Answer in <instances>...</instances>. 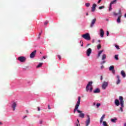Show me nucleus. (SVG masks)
I'll return each mask as SVG.
<instances>
[{"mask_svg": "<svg viewBox=\"0 0 126 126\" xmlns=\"http://www.w3.org/2000/svg\"><path fill=\"white\" fill-rule=\"evenodd\" d=\"M37 53V50H34L33 51L30 55L31 59H34L35 56H36V53Z\"/></svg>", "mask_w": 126, "mask_h": 126, "instance_id": "nucleus-8", "label": "nucleus"}, {"mask_svg": "<svg viewBox=\"0 0 126 126\" xmlns=\"http://www.w3.org/2000/svg\"><path fill=\"white\" fill-rule=\"evenodd\" d=\"M111 71H112V73H113L114 74L116 73V71L115 70V69L112 70Z\"/></svg>", "mask_w": 126, "mask_h": 126, "instance_id": "nucleus-37", "label": "nucleus"}, {"mask_svg": "<svg viewBox=\"0 0 126 126\" xmlns=\"http://www.w3.org/2000/svg\"><path fill=\"white\" fill-rule=\"evenodd\" d=\"M105 114H103L102 117H101L100 118V124H102V123H103V120H104V119H105Z\"/></svg>", "mask_w": 126, "mask_h": 126, "instance_id": "nucleus-17", "label": "nucleus"}, {"mask_svg": "<svg viewBox=\"0 0 126 126\" xmlns=\"http://www.w3.org/2000/svg\"><path fill=\"white\" fill-rule=\"evenodd\" d=\"M82 37L85 39V40H87L88 41H90L91 40V37H90V34L89 33L87 32L86 34H84L82 35Z\"/></svg>", "mask_w": 126, "mask_h": 126, "instance_id": "nucleus-5", "label": "nucleus"}, {"mask_svg": "<svg viewBox=\"0 0 126 126\" xmlns=\"http://www.w3.org/2000/svg\"><path fill=\"white\" fill-rule=\"evenodd\" d=\"M85 6H86V7H89V6H90V3L89 2L86 3Z\"/></svg>", "mask_w": 126, "mask_h": 126, "instance_id": "nucleus-25", "label": "nucleus"}, {"mask_svg": "<svg viewBox=\"0 0 126 126\" xmlns=\"http://www.w3.org/2000/svg\"><path fill=\"white\" fill-rule=\"evenodd\" d=\"M105 8V6H100L99 7V9H102V8Z\"/></svg>", "mask_w": 126, "mask_h": 126, "instance_id": "nucleus-35", "label": "nucleus"}, {"mask_svg": "<svg viewBox=\"0 0 126 126\" xmlns=\"http://www.w3.org/2000/svg\"><path fill=\"white\" fill-rule=\"evenodd\" d=\"M115 47L116 48V49H117V50H120V46H119V45H115Z\"/></svg>", "mask_w": 126, "mask_h": 126, "instance_id": "nucleus-33", "label": "nucleus"}, {"mask_svg": "<svg viewBox=\"0 0 126 126\" xmlns=\"http://www.w3.org/2000/svg\"><path fill=\"white\" fill-rule=\"evenodd\" d=\"M91 53H92V49L91 48H89L86 52L87 56L90 57Z\"/></svg>", "mask_w": 126, "mask_h": 126, "instance_id": "nucleus-11", "label": "nucleus"}, {"mask_svg": "<svg viewBox=\"0 0 126 126\" xmlns=\"http://www.w3.org/2000/svg\"><path fill=\"white\" fill-rule=\"evenodd\" d=\"M108 84H109V82L104 81L101 86L102 89H103V90H105L107 87H108Z\"/></svg>", "mask_w": 126, "mask_h": 126, "instance_id": "nucleus-6", "label": "nucleus"}, {"mask_svg": "<svg viewBox=\"0 0 126 126\" xmlns=\"http://www.w3.org/2000/svg\"><path fill=\"white\" fill-rule=\"evenodd\" d=\"M120 83H121V80L120 79H118V80L116 82V84H120Z\"/></svg>", "mask_w": 126, "mask_h": 126, "instance_id": "nucleus-30", "label": "nucleus"}, {"mask_svg": "<svg viewBox=\"0 0 126 126\" xmlns=\"http://www.w3.org/2000/svg\"><path fill=\"white\" fill-rule=\"evenodd\" d=\"M119 100L120 101V104L121 105V107H120V111L124 112V97L122 96H119Z\"/></svg>", "mask_w": 126, "mask_h": 126, "instance_id": "nucleus-4", "label": "nucleus"}, {"mask_svg": "<svg viewBox=\"0 0 126 126\" xmlns=\"http://www.w3.org/2000/svg\"><path fill=\"white\" fill-rule=\"evenodd\" d=\"M18 61H19L21 63H24L26 61V58L25 57L21 56L18 58Z\"/></svg>", "mask_w": 126, "mask_h": 126, "instance_id": "nucleus-7", "label": "nucleus"}, {"mask_svg": "<svg viewBox=\"0 0 126 126\" xmlns=\"http://www.w3.org/2000/svg\"><path fill=\"white\" fill-rule=\"evenodd\" d=\"M76 126H80V124H77Z\"/></svg>", "mask_w": 126, "mask_h": 126, "instance_id": "nucleus-47", "label": "nucleus"}, {"mask_svg": "<svg viewBox=\"0 0 126 126\" xmlns=\"http://www.w3.org/2000/svg\"><path fill=\"white\" fill-rule=\"evenodd\" d=\"M96 6H97V5L95 3L93 4V6L92 7V11L93 12H94V11H95V9H96Z\"/></svg>", "mask_w": 126, "mask_h": 126, "instance_id": "nucleus-14", "label": "nucleus"}, {"mask_svg": "<svg viewBox=\"0 0 126 126\" xmlns=\"http://www.w3.org/2000/svg\"><path fill=\"white\" fill-rule=\"evenodd\" d=\"M112 5L110 4V6H109V11H111V10H112Z\"/></svg>", "mask_w": 126, "mask_h": 126, "instance_id": "nucleus-32", "label": "nucleus"}, {"mask_svg": "<svg viewBox=\"0 0 126 126\" xmlns=\"http://www.w3.org/2000/svg\"><path fill=\"white\" fill-rule=\"evenodd\" d=\"M93 82L92 81L89 82L88 84L87 85L86 90L87 92H88L90 91V92H92V90H93V88L91 87L89 89V86H92V84Z\"/></svg>", "mask_w": 126, "mask_h": 126, "instance_id": "nucleus-3", "label": "nucleus"}, {"mask_svg": "<svg viewBox=\"0 0 126 126\" xmlns=\"http://www.w3.org/2000/svg\"><path fill=\"white\" fill-rule=\"evenodd\" d=\"M48 23H49V22L46 21V22H45L44 25H47V24H48Z\"/></svg>", "mask_w": 126, "mask_h": 126, "instance_id": "nucleus-39", "label": "nucleus"}, {"mask_svg": "<svg viewBox=\"0 0 126 126\" xmlns=\"http://www.w3.org/2000/svg\"><path fill=\"white\" fill-rule=\"evenodd\" d=\"M43 65V63H39L38 65L36 66L37 68H39V67H41Z\"/></svg>", "mask_w": 126, "mask_h": 126, "instance_id": "nucleus-23", "label": "nucleus"}, {"mask_svg": "<svg viewBox=\"0 0 126 126\" xmlns=\"http://www.w3.org/2000/svg\"><path fill=\"white\" fill-rule=\"evenodd\" d=\"M81 99V97H80V96L78 97V101H77L75 108L74 109V114H75V112H76V111H77V113H82V111L78 110V107H79V105H80Z\"/></svg>", "mask_w": 126, "mask_h": 126, "instance_id": "nucleus-1", "label": "nucleus"}, {"mask_svg": "<svg viewBox=\"0 0 126 126\" xmlns=\"http://www.w3.org/2000/svg\"><path fill=\"white\" fill-rule=\"evenodd\" d=\"M84 116H85V115L84 113H82H82H80L79 117L80 118H82V119H83L84 118Z\"/></svg>", "mask_w": 126, "mask_h": 126, "instance_id": "nucleus-18", "label": "nucleus"}, {"mask_svg": "<svg viewBox=\"0 0 126 126\" xmlns=\"http://www.w3.org/2000/svg\"><path fill=\"white\" fill-rule=\"evenodd\" d=\"M116 0V1H117V0Z\"/></svg>", "mask_w": 126, "mask_h": 126, "instance_id": "nucleus-59", "label": "nucleus"}, {"mask_svg": "<svg viewBox=\"0 0 126 126\" xmlns=\"http://www.w3.org/2000/svg\"><path fill=\"white\" fill-rule=\"evenodd\" d=\"M37 109H38V111H40V107H38Z\"/></svg>", "mask_w": 126, "mask_h": 126, "instance_id": "nucleus-52", "label": "nucleus"}, {"mask_svg": "<svg viewBox=\"0 0 126 126\" xmlns=\"http://www.w3.org/2000/svg\"><path fill=\"white\" fill-rule=\"evenodd\" d=\"M124 17L126 18V13L125 14Z\"/></svg>", "mask_w": 126, "mask_h": 126, "instance_id": "nucleus-54", "label": "nucleus"}, {"mask_svg": "<svg viewBox=\"0 0 126 126\" xmlns=\"http://www.w3.org/2000/svg\"><path fill=\"white\" fill-rule=\"evenodd\" d=\"M26 113L27 114H28L29 113V111H28V110H26Z\"/></svg>", "mask_w": 126, "mask_h": 126, "instance_id": "nucleus-48", "label": "nucleus"}, {"mask_svg": "<svg viewBox=\"0 0 126 126\" xmlns=\"http://www.w3.org/2000/svg\"><path fill=\"white\" fill-rule=\"evenodd\" d=\"M115 60H117V61L119 60V56L118 55H115Z\"/></svg>", "mask_w": 126, "mask_h": 126, "instance_id": "nucleus-29", "label": "nucleus"}, {"mask_svg": "<svg viewBox=\"0 0 126 126\" xmlns=\"http://www.w3.org/2000/svg\"><path fill=\"white\" fill-rule=\"evenodd\" d=\"M25 118H27V116H24L23 119L24 120Z\"/></svg>", "mask_w": 126, "mask_h": 126, "instance_id": "nucleus-46", "label": "nucleus"}, {"mask_svg": "<svg viewBox=\"0 0 126 126\" xmlns=\"http://www.w3.org/2000/svg\"><path fill=\"white\" fill-rule=\"evenodd\" d=\"M115 104L117 106H120V101L118 99H115Z\"/></svg>", "mask_w": 126, "mask_h": 126, "instance_id": "nucleus-16", "label": "nucleus"}, {"mask_svg": "<svg viewBox=\"0 0 126 126\" xmlns=\"http://www.w3.org/2000/svg\"><path fill=\"white\" fill-rule=\"evenodd\" d=\"M95 23H96V18H94L92 21V23L90 25V27H91L92 28V27H93V26H94V25L95 24Z\"/></svg>", "mask_w": 126, "mask_h": 126, "instance_id": "nucleus-12", "label": "nucleus"}, {"mask_svg": "<svg viewBox=\"0 0 126 126\" xmlns=\"http://www.w3.org/2000/svg\"><path fill=\"white\" fill-rule=\"evenodd\" d=\"M115 69V66L114 65H111L109 67V70L111 71V70H113Z\"/></svg>", "mask_w": 126, "mask_h": 126, "instance_id": "nucleus-20", "label": "nucleus"}, {"mask_svg": "<svg viewBox=\"0 0 126 126\" xmlns=\"http://www.w3.org/2000/svg\"><path fill=\"white\" fill-rule=\"evenodd\" d=\"M109 34H110V32H109V31L106 32V35L107 36H109Z\"/></svg>", "mask_w": 126, "mask_h": 126, "instance_id": "nucleus-36", "label": "nucleus"}, {"mask_svg": "<svg viewBox=\"0 0 126 126\" xmlns=\"http://www.w3.org/2000/svg\"><path fill=\"white\" fill-rule=\"evenodd\" d=\"M106 63V61H103L101 64H104Z\"/></svg>", "mask_w": 126, "mask_h": 126, "instance_id": "nucleus-43", "label": "nucleus"}, {"mask_svg": "<svg viewBox=\"0 0 126 126\" xmlns=\"http://www.w3.org/2000/svg\"><path fill=\"white\" fill-rule=\"evenodd\" d=\"M0 125H2V123L1 122H0Z\"/></svg>", "mask_w": 126, "mask_h": 126, "instance_id": "nucleus-57", "label": "nucleus"}, {"mask_svg": "<svg viewBox=\"0 0 126 126\" xmlns=\"http://www.w3.org/2000/svg\"><path fill=\"white\" fill-rule=\"evenodd\" d=\"M17 106V104H16V102L14 101L12 102L11 107L13 109V111H15V108H16Z\"/></svg>", "mask_w": 126, "mask_h": 126, "instance_id": "nucleus-9", "label": "nucleus"}, {"mask_svg": "<svg viewBox=\"0 0 126 126\" xmlns=\"http://www.w3.org/2000/svg\"><path fill=\"white\" fill-rule=\"evenodd\" d=\"M93 105H94V106H95L96 105V103L94 102Z\"/></svg>", "mask_w": 126, "mask_h": 126, "instance_id": "nucleus-51", "label": "nucleus"}, {"mask_svg": "<svg viewBox=\"0 0 126 126\" xmlns=\"http://www.w3.org/2000/svg\"><path fill=\"white\" fill-rule=\"evenodd\" d=\"M101 1H102V0H99L97 2V3L99 4L101 2Z\"/></svg>", "mask_w": 126, "mask_h": 126, "instance_id": "nucleus-41", "label": "nucleus"}, {"mask_svg": "<svg viewBox=\"0 0 126 126\" xmlns=\"http://www.w3.org/2000/svg\"><path fill=\"white\" fill-rule=\"evenodd\" d=\"M102 53H103V50H101L98 52V57H100V56H101V54H102Z\"/></svg>", "mask_w": 126, "mask_h": 126, "instance_id": "nucleus-28", "label": "nucleus"}, {"mask_svg": "<svg viewBox=\"0 0 126 126\" xmlns=\"http://www.w3.org/2000/svg\"><path fill=\"white\" fill-rule=\"evenodd\" d=\"M43 58L45 60L46 59V56H43Z\"/></svg>", "mask_w": 126, "mask_h": 126, "instance_id": "nucleus-49", "label": "nucleus"}, {"mask_svg": "<svg viewBox=\"0 0 126 126\" xmlns=\"http://www.w3.org/2000/svg\"><path fill=\"white\" fill-rule=\"evenodd\" d=\"M100 91L99 88H97L94 91V93L95 94L97 93H100Z\"/></svg>", "mask_w": 126, "mask_h": 126, "instance_id": "nucleus-15", "label": "nucleus"}, {"mask_svg": "<svg viewBox=\"0 0 126 126\" xmlns=\"http://www.w3.org/2000/svg\"><path fill=\"white\" fill-rule=\"evenodd\" d=\"M104 31L103 30V29H101L100 30V35L101 38H104Z\"/></svg>", "mask_w": 126, "mask_h": 126, "instance_id": "nucleus-13", "label": "nucleus"}, {"mask_svg": "<svg viewBox=\"0 0 126 126\" xmlns=\"http://www.w3.org/2000/svg\"><path fill=\"white\" fill-rule=\"evenodd\" d=\"M103 125L104 126H108V124H107V122L106 121H103Z\"/></svg>", "mask_w": 126, "mask_h": 126, "instance_id": "nucleus-27", "label": "nucleus"}, {"mask_svg": "<svg viewBox=\"0 0 126 126\" xmlns=\"http://www.w3.org/2000/svg\"><path fill=\"white\" fill-rule=\"evenodd\" d=\"M96 106H97V108H99V107H100V106H101V104H100L99 103H97Z\"/></svg>", "mask_w": 126, "mask_h": 126, "instance_id": "nucleus-34", "label": "nucleus"}, {"mask_svg": "<svg viewBox=\"0 0 126 126\" xmlns=\"http://www.w3.org/2000/svg\"><path fill=\"white\" fill-rule=\"evenodd\" d=\"M117 78L118 79H120V76H119V75H117Z\"/></svg>", "mask_w": 126, "mask_h": 126, "instance_id": "nucleus-44", "label": "nucleus"}, {"mask_svg": "<svg viewBox=\"0 0 126 126\" xmlns=\"http://www.w3.org/2000/svg\"><path fill=\"white\" fill-rule=\"evenodd\" d=\"M97 50H100L101 48H102V46H101V44H99L97 46Z\"/></svg>", "mask_w": 126, "mask_h": 126, "instance_id": "nucleus-26", "label": "nucleus"}, {"mask_svg": "<svg viewBox=\"0 0 126 126\" xmlns=\"http://www.w3.org/2000/svg\"><path fill=\"white\" fill-rule=\"evenodd\" d=\"M77 121L78 122V123H79V120H78V119L77 120Z\"/></svg>", "mask_w": 126, "mask_h": 126, "instance_id": "nucleus-56", "label": "nucleus"}, {"mask_svg": "<svg viewBox=\"0 0 126 126\" xmlns=\"http://www.w3.org/2000/svg\"><path fill=\"white\" fill-rule=\"evenodd\" d=\"M92 42H93V43H94V42H95V40L94 39H93Z\"/></svg>", "mask_w": 126, "mask_h": 126, "instance_id": "nucleus-53", "label": "nucleus"}, {"mask_svg": "<svg viewBox=\"0 0 126 126\" xmlns=\"http://www.w3.org/2000/svg\"><path fill=\"white\" fill-rule=\"evenodd\" d=\"M98 42L99 43H100V42H101V40H98Z\"/></svg>", "mask_w": 126, "mask_h": 126, "instance_id": "nucleus-55", "label": "nucleus"}, {"mask_svg": "<svg viewBox=\"0 0 126 126\" xmlns=\"http://www.w3.org/2000/svg\"><path fill=\"white\" fill-rule=\"evenodd\" d=\"M121 75H122L124 78L126 77V73L125 71H124V70L121 71Z\"/></svg>", "mask_w": 126, "mask_h": 126, "instance_id": "nucleus-19", "label": "nucleus"}, {"mask_svg": "<svg viewBox=\"0 0 126 126\" xmlns=\"http://www.w3.org/2000/svg\"><path fill=\"white\" fill-rule=\"evenodd\" d=\"M80 43L82 42V44H81V47H83V42H82V41H80Z\"/></svg>", "mask_w": 126, "mask_h": 126, "instance_id": "nucleus-42", "label": "nucleus"}, {"mask_svg": "<svg viewBox=\"0 0 126 126\" xmlns=\"http://www.w3.org/2000/svg\"><path fill=\"white\" fill-rule=\"evenodd\" d=\"M101 60L102 61H104V60H106V54H103V55L102 56Z\"/></svg>", "mask_w": 126, "mask_h": 126, "instance_id": "nucleus-22", "label": "nucleus"}, {"mask_svg": "<svg viewBox=\"0 0 126 126\" xmlns=\"http://www.w3.org/2000/svg\"><path fill=\"white\" fill-rule=\"evenodd\" d=\"M111 121V122H112V123H116V121H118V119L117 118L112 119Z\"/></svg>", "mask_w": 126, "mask_h": 126, "instance_id": "nucleus-21", "label": "nucleus"}, {"mask_svg": "<svg viewBox=\"0 0 126 126\" xmlns=\"http://www.w3.org/2000/svg\"><path fill=\"white\" fill-rule=\"evenodd\" d=\"M48 109H49V110H51V109H52V108H51V106H50V105H48Z\"/></svg>", "mask_w": 126, "mask_h": 126, "instance_id": "nucleus-38", "label": "nucleus"}, {"mask_svg": "<svg viewBox=\"0 0 126 126\" xmlns=\"http://www.w3.org/2000/svg\"><path fill=\"white\" fill-rule=\"evenodd\" d=\"M113 13L115 16H117V15H120L117 19V23H121V18H122V12L121 10H119V13H117L116 12H113Z\"/></svg>", "mask_w": 126, "mask_h": 126, "instance_id": "nucleus-2", "label": "nucleus"}, {"mask_svg": "<svg viewBox=\"0 0 126 126\" xmlns=\"http://www.w3.org/2000/svg\"><path fill=\"white\" fill-rule=\"evenodd\" d=\"M88 120L86 121V126H89L90 124V116L87 115Z\"/></svg>", "mask_w": 126, "mask_h": 126, "instance_id": "nucleus-10", "label": "nucleus"}, {"mask_svg": "<svg viewBox=\"0 0 126 126\" xmlns=\"http://www.w3.org/2000/svg\"><path fill=\"white\" fill-rule=\"evenodd\" d=\"M116 2H117V1H116L115 0H114L113 1H111V2L110 3V5H112V4H114Z\"/></svg>", "mask_w": 126, "mask_h": 126, "instance_id": "nucleus-24", "label": "nucleus"}, {"mask_svg": "<svg viewBox=\"0 0 126 126\" xmlns=\"http://www.w3.org/2000/svg\"><path fill=\"white\" fill-rule=\"evenodd\" d=\"M103 67H104V66H103V65L101 66V69L103 68Z\"/></svg>", "mask_w": 126, "mask_h": 126, "instance_id": "nucleus-50", "label": "nucleus"}, {"mask_svg": "<svg viewBox=\"0 0 126 126\" xmlns=\"http://www.w3.org/2000/svg\"><path fill=\"white\" fill-rule=\"evenodd\" d=\"M42 33H41V32H40L39 33V35H38V38L39 39H40V36H41V34Z\"/></svg>", "mask_w": 126, "mask_h": 126, "instance_id": "nucleus-40", "label": "nucleus"}, {"mask_svg": "<svg viewBox=\"0 0 126 126\" xmlns=\"http://www.w3.org/2000/svg\"><path fill=\"white\" fill-rule=\"evenodd\" d=\"M86 15L88 16V13H86Z\"/></svg>", "mask_w": 126, "mask_h": 126, "instance_id": "nucleus-58", "label": "nucleus"}, {"mask_svg": "<svg viewBox=\"0 0 126 126\" xmlns=\"http://www.w3.org/2000/svg\"><path fill=\"white\" fill-rule=\"evenodd\" d=\"M100 80H103V76H101L100 77Z\"/></svg>", "mask_w": 126, "mask_h": 126, "instance_id": "nucleus-45", "label": "nucleus"}, {"mask_svg": "<svg viewBox=\"0 0 126 126\" xmlns=\"http://www.w3.org/2000/svg\"><path fill=\"white\" fill-rule=\"evenodd\" d=\"M57 57L59 59L60 61H61L62 60V57H61V55H58Z\"/></svg>", "mask_w": 126, "mask_h": 126, "instance_id": "nucleus-31", "label": "nucleus"}]
</instances>
